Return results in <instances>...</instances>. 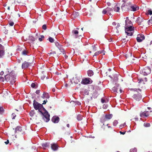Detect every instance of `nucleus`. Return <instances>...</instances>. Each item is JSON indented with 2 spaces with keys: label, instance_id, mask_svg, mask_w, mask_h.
I'll return each instance as SVG.
<instances>
[{
  "label": "nucleus",
  "instance_id": "20e7f679",
  "mask_svg": "<svg viewBox=\"0 0 152 152\" xmlns=\"http://www.w3.org/2000/svg\"><path fill=\"white\" fill-rule=\"evenodd\" d=\"M131 3L129 2L126 3H124L122 4L121 6V9L122 10L124 11L129 10L131 8Z\"/></svg>",
  "mask_w": 152,
  "mask_h": 152
},
{
  "label": "nucleus",
  "instance_id": "79ce46f5",
  "mask_svg": "<svg viewBox=\"0 0 152 152\" xmlns=\"http://www.w3.org/2000/svg\"><path fill=\"white\" fill-rule=\"evenodd\" d=\"M130 152H137V149L135 148L131 149L130 150Z\"/></svg>",
  "mask_w": 152,
  "mask_h": 152
},
{
  "label": "nucleus",
  "instance_id": "bf43d9fd",
  "mask_svg": "<svg viewBox=\"0 0 152 152\" xmlns=\"http://www.w3.org/2000/svg\"><path fill=\"white\" fill-rule=\"evenodd\" d=\"M47 102V100H44L43 101V103H42V104H45L46 103V102Z\"/></svg>",
  "mask_w": 152,
  "mask_h": 152
},
{
  "label": "nucleus",
  "instance_id": "72a5a7b5",
  "mask_svg": "<svg viewBox=\"0 0 152 152\" xmlns=\"http://www.w3.org/2000/svg\"><path fill=\"white\" fill-rule=\"evenodd\" d=\"M129 40L128 39H126L125 38H122L121 40V41L122 43H124L126 44L128 41Z\"/></svg>",
  "mask_w": 152,
  "mask_h": 152
},
{
  "label": "nucleus",
  "instance_id": "49530a36",
  "mask_svg": "<svg viewBox=\"0 0 152 152\" xmlns=\"http://www.w3.org/2000/svg\"><path fill=\"white\" fill-rule=\"evenodd\" d=\"M4 112V109L2 107H0V114H2Z\"/></svg>",
  "mask_w": 152,
  "mask_h": 152
},
{
  "label": "nucleus",
  "instance_id": "37998d69",
  "mask_svg": "<svg viewBox=\"0 0 152 152\" xmlns=\"http://www.w3.org/2000/svg\"><path fill=\"white\" fill-rule=\"evenodd\" d=\"M120 24L119 23H118L117 24V26L116 27V29L117 30V31H116V32L117 33H118L119 32V31L118 30V28H119V27H120Z\"/></svg>",
  "mask_w": 152,
  "mask_h": 152
},
{
  "label": "nucleus",
  "instance_id": "ddd939ff",
  "mask_svg": "<svg viewBox=\"0 0 152 152\" xmlns=\"http://www.w3.org/2000/svg\"><path fill=\"white\" fill-rule=\"evenodd\" d=\"M145 38V36L143 34H139L136 38L137 41L138 42H141Z\"/></svg>",
  "mask_w": 152,
  "mask_h": 152
},
{
  "label": "nucleus",
  "instance_id": "09e8293b",
  "mask_svg": "<svg viewBox=\"0 0 152 152\" xmlns=\"http://www.w3.org/2000/svg\"><path fill=\"white\" fill-rule=\"evenodd\" d=\"M147 13L148 15H152V11L151 10H149L148 11Z\"/></svg>",
  "mask_w": 152,
  "mask_h": 152
},
{
  "label": "nucleus",
  "instance_id": "c85d7f7f",
  "mask_svg": "<svg viewBox=\"0 0 152 152\" xmlns=\"http://www.w3.org/2000/svg\"><path fill=\"white\" fill-rule=\"evenodd\" d=\"M27 0H18V2L20 4H25V3L27 2Z\"/></svg>",
  "mask_w": 152,
  "mask_h": 152
},
{
  "label": "nucleus",
  "instance_id": "f03ea898",
  "mask_svg": "<svg viewBox=\"0 0 152 152\" xmlns=\"http://www.w3.org/2000/svg\"><path fill=\"white\" fill-rule=\"evenodd\" d=\"M131 90L134 92V94L132 97L134 100L136 101H139L142 99V96L141 94L138 91L141 92V90L140 88L132 89Z\"/></svg>",
  "mask_w": 152,
  "mask_h": 152
},
{
  "label": "nucleus",
  "instance_id": "393cba45",
  "mask_svg": "<svg viewBox=\"0 0 152 152\" xmlns=\"http://www.w3.org/2000/svg\"><path fill=\"white\" fill-rule=\"evenodd\" d=\"M79 15V14L78 12H74L72 14V17L73 18H76Z\"/></svg>",
  "mask_w": 152,
  "mask_h": 152
},
{
  "label": "nucleus",
  "instance_id": "5fc2aeb1",
  "mask_svg": "<svg viewBox=\"0 0 152 152\" xmlns=\"http://www.w3.org/2000/svg\"><path fill=\"white\" fill-rule=\"evenodd\" d=\"M44 36L43 35H42L41 36L40 38H39V40L40 41H42V39L44 38Z\"/></svg>",
  "mask_w": 152,
  "mask_h": 152
},
{
  "label": "nucleus",
  "instance_id": "5701e85b",
  "mask_svg": "<svg viewBox=\"0 0 152 152\" xmlns=\"http://www.w3.org/2000/svg\"><path fill=\"white\" fill-rule=\"evenodd\" d=\"M58 50L57 51V54H60L61 53H62L63 54H65V51L64 49L63 48V47L60 48L58 49Z\"/></svg>",
  "mask_w": 152,
  "mask_h": 152
},
{
  "label": "nucleus",
  "instance_id": "603ef678",
  "mask_svg": "<svg viewBox=\"0 0 152 152\" xmlns=\"http://www.w3.org/2000/svg\"><path fill=\"white\" fill-rule=\"evenodd\" d=\"M42 28L44 30H46L47 28L46 25L45 24L43 25L42 26Z\"/></svg>",
  "mask_w": 152,
  "mask_h": 152
},
{
  "label": "nucleus",
  "instance_id": "2f4dec72",
  "mask_svg": "<svg viewBox=\"0 0 152 152\" xmlns=\"http://www.w3.org/2000/svg\"><path fill=\"white\" fill-rule=\"evenodd\" d=\"M42 145L44 149H45V148L49 146V144L47 143H46L42 144Z\"/></svg>",
  "mask_w": 152,
  "mask_h": 152
},
{
  "label": "nucleus",
  "instance_id": "bb28decb",
  "mask_svg": "<svg viewBox=\"0 0 152 152\" xmlns=\"http://www.w3.org/2000/svg\"><path fill=\"white\" fill-rule=\"evenodd\" d=\"M120 10V7L118 6L117 4L116 5L114 8V10L117 12H118Z\"/></svg>",
  "mask_w": 152,
  "mask_h": 152
},
{
  "label": "nucleus",
  "instance_id": "0eeeda50",
  "mask_svg": "<svg viewBox=\"0 0 152 152\" xmlns=\"http://www.w3.org/2000/svg\"><path fill=\"white\" fill-rule=\"evenodd\" d=\"M80 77L77 76H76L75 77H73L72 79H70V81L72 84L74 83L77 84L80 82Z\"/></svg>",
  "mask_w": 152,
  "mask_h": 152
},
{
  "label": "nucleus",
  "instance_id": "69168bd1",
  "mask_svg": "<svg viewBox=\"0 0 152 152\" xmlns=\"http://www.w3.org/2000/svg\"><path fill=\"white\" fill-rule=\"evenodd\" d=\"M112 24L113 26H115L116 24V23L115 22H113L112 23Z\"/></svg>",
  "mask_w": 152,
  "mask_h": 152
},
{
  "label": "nucleus",
  "instance_id": "423d86ee",
  "mask_svg": "<svg viewBox=\"0 0 152 152\" xmlns=\"http://www.w3.org/2000/svg\"><path fill=\"white\" fill-rule=\"evenodd\" d=\"M73 36L75 38L78 37H81L83 35V32L79 33L78 30H73L72 31Z\"/></svg>",
  "mask_w": 152,
  "mask_h": 152
},
{
  "label": "nucleus",
  "instance_id": "6e6d98bb",
  "mask_svg": "<svg viewBox=\"0 0 152 152\" xmlns=\"http://www.w3.org/2000/svg\"><path fill=\"white\" fill-rule=\"evenodd\" d=\"M14 23L12 22H9V25L10 26H12L14 25Z\"/></svg>",
  "mask_w": 152,
  "mask_h": 152
},
{
  "label": "nucleus",
  "instance_id": "aec40b11",
  "mask_svg": "<svg viewBox=\"0 0 152 152\" xmlns=\"http://www.w3.org/2000/svg\"><path fill=\"white\" fill-rule=\"evenodd\" d=\"M51 120L54 123H58L59 121V118L58 116H53Z\"/></svg>",
  "mask_w": 152,
  "mask_h": 152
},
{
  "label": "nucleus",
  "instance_id": "c756f323",
  "mask_svg": "<svg viewBox=\"0 0 152 152\" xmlns=\"http://www.w3.org/2000/svg\"><path fill=\"white\" fill-rule=\"evenodd\" d=\"M21 127L20 126H17L15 129V132H21L22 131Z\"/></svg>",
  "mask_w": 152,
  "mask_h": 152
},
{
  "label": "nucleus",
  "instance_id": "b1692460",
  "mask_svg": "<svg viewBox=\"0 0 152 152\" xmlns=\"http://www.w3.org/2000/svg\"><path fill=\"white\" fill-rule=\"evenodd\" d=\"M49 97L50 96L49 94L46 92H44L42 96V98L43 99H44L45 98L48 99Z\"/></svg>",
  "mask_w": 152,
  "mask_h": 152
},
{
  "label": "nucleus",
  "instance_id": "39448f33",
  "mask_svg": "<svg viewBox=\"0 0 152 152\" xmlns=\"http://www.w3.org/2000/svg\"><path fill=\"white\" fill-rule=\"evenodd\" d=\"M113 9L109 7H107L105 9H104L102 11V13L103 14L105 15L107 14L109 15H112V13H113Z\"/></svg>",
  "mask_w": 152,
  "mask_h": 152
},
{
  "label": "nucleus",
  "instance_id": "052dcab7",
  "mask_svg": "<svg viewBox=\"0 0 152 152\" xmlns=\"http://www.w3.org/2000/svg\"><path fill=\"white\" fill-rule=\"evenodd\" d=\"M40 91L39 90H37L36 91V94H39V93H40Z\"/></svg>",
  "mask_w": 152,
  "mask_h": 152
},
{
  "label": "nucleus",
  "instance_id": "13d9d810",
  "mask_svg": "<svg viewBox=\"0 0 152 152\" xmlns=\"http://www.w3.org/2000/svg\"><path fill=\"white\" fill-rule=\"evenodd\" d=\"M80 41H78V42H77V44L76 43H75V42H74V43H73V45L74 46H75L77 44H78V45L79 44V43L80 42Z\"/></svg>",
  "mask_w": 152,
  "mask_h": 152
},
{
  "label": "nucleus",
  "instance_id": "6ab92c4d",
  "mask_svg": "<svg viewBox=\"0 0 152 152\" xmlns=\"http://www.w3.org/2000/svg\"><path fill=\"white\" fill-rule=\"evenodd\" d=\"M130 8L131 9V10L133 11H135L138 10L139 9V7L136 5H132L131 4Z\"/></svg>",
  "mask_w": 152,
  "mask_h": 152
},
{
  "label": "nucleus",
  "instance_id": "0e129e2a",
  "mask_svg": "<svg viewBox=\"0 0 152 152\" xmlns=\"http://www.w3.org/2000/svg\"><path fill=\"white\" fill-rule=\"evenodd\" d=\"M5 143L6 144H7L9 143V141L8 140H7L6 142H5Z\"/></svg>",
  "mask_w": 152,
  "mask_h": 152
},
{
  "label": "nucleus",
  "instance_id": "ea45409f",
  "mask_svg": "<svg viewBox=\"0 0 152 152\" xmlns=\"http://www.w3.org/2000/svg\"><path fill=\"white\" fill-rule=\"evenodd\" d=\"M144 126L146 127H149L150 126V124L149 123H144Z\"/></svg>",
  "mask_w": 152,
  "mask_h": 152
},
{
  "label": "nucleus",
  "instance_id": "8fccbe9b",
  "mask_svg": "<svg viewBox=\"0 0 152 152\" xmlns=\"http://www.w3.org/2000/svg\"><path fill=\"white\" fill-rule=\"evenodd\" d=\"M56 53L55 51H53L49 53V54H50L51 56H53L54 54H56Z\"/></svg>",
  "mask_w": 152,
  "mask_h": 152
},
{
  "label": "nucleus",
  "instance_id": "6e6552de",
  "mask_svg": "<svg viewBox=\"0 0 152 152\" xmlns=\"http://www.w3.org/2000/svg\"><path fill=\"white\" fill-rule=\"evenodd\" d=\"M151 69L149 67H146L143 68L142 71V74L144 75H147L150 73Z\"/></svg>",
  "mask_w": 152,
  "mask_h": 152
},
{
  "label": "nucleus",
  "instance_id": "58836bf2",
  "mask_svg": "<svg viewBox=\"0 0 152 152\" xmlns=\"http://www.w3.org/2000/svg\"><path fill=\"white\" fill-rule=\"evenodd\" d=\"M35 114L34 110H32L31 111L30 113V115L31 116H33Z\"/></svg>",
  "mask_w": 152,
  "mask_h": 152
},
{
  "label": "nucleus",
  "instance_id": "c9c22d12",
  "mask_svg": "<svg viewBox=\"0 0 152 152\" xmlns=\"http://www.w3.org/2000/svg\"><path fill=\"white\" fill-rule=\"evenodd\" d=\"M28 52L25 50H23L22 52V54L23 55H26L28 54Z\"/></svg>",
  "mask_w": 152,
  "mask_h": 152
},
{
  "label": "nucleus",
  "instance_id": "4d7b16f0",
  "mask_svg": "<svg viewBox=\"0 0 152 152\" xmlns=\"http://www.w3.org/2000/svg\"><path fill=\"white\" fill-rule=\"evenodd\" d=\"M36 86V84L34 83H32L31 85V87L33 88H34Z\"/></svg>",
  "mask_w": 152,
  "mask_h": 152
},
{
  "label": "nucleus",
  "instance_id": "c03bdc74",
  "mask_svg": "<svg viewBox=\"0 0 152 152\" xmlns=\"http://www.w3.org/2000/svg\"><path fill=\"white\" fill-rule=\"evenodd\" d=\"M148 24L150 25L152 24V18H151L148 21Z\"/></svg>",
  "mask_w": 152,
  "mask_h": 152
},
{
  "label": "nucleus",
  "instance_id": "4c0bfd02",
  "mask_svg": "<svg viewBox=\"0 0 152 152\" xmlns=\"http://www.w3.org/2000/svg\"><path fill=\"white\" fill-rule=\"evenodd\" d=\"M48 40L51 43H53L54 41V40L53 38L50 37H49L48 38Z\"/></svg>",
  "mask_w": 152,
  "mask_h": 152
},
{
  "label": "nucleus",
  "instance_id": "a878e982",
  "mask_svg": "<svg viewBox=\"0 0 152 152\" xmlns=\"http://www.w3.org/2000/svg\"><path fill=\"white\" fill-rule=\"evenodd\" d=\"M87 74L90 77L92 76L94 74L93 72L91 70H88L87 71Z\"/></svg>",
  "mask_w": 152,
  "mask_h": 152
},
{
  "label": "nucleus",
  "instance_id": "9b49d317",
  "mask_svg": "<svg viewBox=\"0 0 152 152\" xmlns=\"http://www.w3.org/2000/svg\"><path fill=\"white\" fill-rule=\"evenodd\" d=\"M125 28V32H127V31L131 32L132 31H133L134 30V28H133L131 26H128L126 22V23Z\"/></svg>",
  "mask_w": 152,
  "mask_h": 152
},
{
  "label": "nucleus",
  "instance_id": "1a4fd4ad",
  "mask_svg": "<svg viewBox=\"0 0 152 152\" xmlns=\"http://www.w3.org/2000/svg\"><path fill=\"white\" fill-rule=\"evenodd\" d=\"M152 112V111H145L144 112L141 111L140 113V117L145 118L148 117L150 115V113Z\"/></svg>",
  "mask_w": 152,
  "mask_h": 152
},
{
  "label": "nucleus",
  "instance_id": "9d476101",
  "mask_svg": "<svg viewBox=\"0 0 152 152\" xmlns=\"http://www.w3.org/2000/svg\"><path fill=\"white\" fill-rule=\"evenodd\" d=\"M136 22L139 25H142V26H144L145 24L144 19L142 17H138L136 20Z\"/></svg>",
  "mask_w": 152,
  "mask_h": 152
},
{
  "label": "nucleus",
  "instance_id": "473e14b6",
  "mask_svg": "<svg viewBox=\"0 0 152 152\" xmlns=\"http://www.w3.org/2000/svg\"><path fill=\"white\" fill-rule=\"evenodd\" d=\"M77 118L78 121H81L82 119V116L81 115H78L77 116Z\"/></svg>",
  "mask_w": 152,
  "mask_h": 152
},
{
  "label": "nucleus",
  "instance_id": "e2e57ef3",
  "mask_svg": "<svg viewBox=\"0 0 152 152\" xmlns=\"http://www.w3.org/2000/svg\"><path fill=\"white\" fill-rule=\"evenodd\" d=\"M105 101L104 99H101V102L102 103H104V102Z\"/></svg>",
  "mask_w": 152,
  "mask_h": 152
},
{
  "label": "nucleus",
  "instance_id": "a19ab883",
  "mask_svg": "<svg viewBox=\"0 0 152 152\" xmlns=\"http://www.w3.org/2000/svg\"><path fill=\"white\" fill-rule=\"evenodd\" d=\"M118 122L116 120H115L113 122V124L114 126H116L118 124Z\"/></svg>",
  "mask_w": 152,
  "mask_h": 152
},
{
  "label": "nucleus",
  "instance_id": "e433bc0d",
  "mask_svg": "<svg viewBox=\"0 0 152 152\" xmlns=\"http://www.w3.org/2000/svg\"><path fill=\"white\" fill-rule=\"evenodd\" d=\"M102 53V52L101 51H98L96 52L95 53L93 56H97L99 55V54L101 53Z\"/></svg>",
  "mask_w": 152,
  "mask_h": 152
},
{
  "label": "nucleus",
  "instance_id": "7ed1b4c3",
  "mask_svg": "<svg viewBox=\"0 0 152 152\" xmlns=\"http://www.w3.org/2000/svg\"><path fill=\"white\" fill-rule=\"evenodd\" d=\"M147 79L146 77H145L144 79L140 78L138 79V86L139 87L142 88H145V82H147Z\"/></svg>",
  "mask_w": 152,
  "mask_h": 152
},
{
  "label": "nucleus",
  "instance_id": "a18cd8bd",
  "mask_svg": "<svg viewBox=\"0 0 152 152\" xmlns=\"http://www.w3.org/2000/svg\"><path fill=\"white\" fill-rule=\"evenodd\" d=\"M89 9L90 12H93L95 11L94 8L92 7L91 6Z\"/></svg>",
  "mask_w": 152,
  "mask_h": 152
},
{
  "label": "nucleus",
  "instance_id": "4be33fe9",
  "mask_svg": "<svg viewBox=\"0 0 152 152\" xmlns=\"http://www.w3.org/2000/svg\"><path fill=\"white\" fill-rule=\"evenodd\" d=\"M51 149L54 151H56L58 149V146L56 143H53L51 144Z\"/></svg>",
  "mask_w": 152,
  "mask_h": 152
},
{
  "label": "nucleus",
  "instance_id": "f8f14e48",
  "mask_svg": "<svg viewBox=\"0 0 152 152\" xmlns=\"http://www.w3.org/2000/svg\"><path fill=\"white\" fill-rule=\"evenodd\" d=\"M13 72H11L10 73L8 74H7V75L4 76V78L5 79V80L6 82H10V81L11 78V76H12L13 74Z\"/></svg>",
  "mask_w": 152,
  "mask_h": 152
},
{
  "label": "nucleus",
  "instance_id": "2eb2a0df",
  "mask_svg": "<svg viewBox=\"0 0 152 152\" xmlns=\"http://www.w3.org/2000/svg\"><path fill=\"white\" fill-rule=\"evenodd\" d=\"M4 54V48L3 46L0 44V58H2Z\"/></svg>",
  "mask_w": 152,
  "mask_h": 152
},
{
  "label": "nucleus",
  "instance_id": "3c124183",
  "mask_svg": "<svg viewBox=\"0 0 152 152\" xmlns=\"http://www.w3.org/2000/svg\"><path fill=\"white\" fill-rule=\"evenodd\" d=\"M16 116V115L14 113H12L11 115V117L12 118V119H15V118Z\"/></svg>",
  "mask_w": 152,
  "mask_h": 152
},
{
  "label": "nucleus",
  "instance_id": "a211bd4d",
  "mask_svg": "<svg viewBox=\"0 0 152 152\" xmlns=\"http://www.w3.org/2000/svg\"><path fill=\"white\" fill-rule=\"evenodd\" d=\"M120 88L119 84H115V86L113 87L112 89L113 91L117 93L118 92V90Z\"/></svg>",
  "mask_w": 152,
  "mask_h": 152
},
{
  "label": "nucleus",
  "instance_id": "774afa93",
  "mask_svg": "<svg viewBox=\"0 0 152 152\" xmlns=\"http://www.w3.org/2000/svg\"><path fill=\"white\" fill-rule=\"evenodd\" d=\"M64 57H65V58H68V56L66 55L65 54H64Z\"/></svg>",
  "mask_w": 152,
  "mask_h": 152
},
{
  "label": "nucleus",
  "instance_id": "dca6fc26",
  "mask_svg": "<svg viewBox=\"0 0 152 152\" xmlns=\"http://www.w3.org/2000/svg\"><path fill=\"white\" fill-rule=\"evenodd\" d=\"M91 80L89 78H86L84 79H83L81 83L84 84H89Z\"/></svg>",
  "mask_w": 152,
  "mask_h": 152
},
{
  "label": "nucleus",
  "instance_id": "864d4df0",
  "mask_svg": "<svg viewBox=\"0 0 152 152\" xmlns=\"http://www.w3.org/2000/svg\"><path fill=\"white\" fill-rule=\"evenodd\" d=\"M108 124H107V126H108V128L110 129V130H111L112 131H114V130L113 129L112 127L110 126H108Z\"/></svg>",
  "mask_w": 152,
  "mask_h": 152
},
{
  "label": "nucleus",
  "instance_id": "f3484780",
  "mask_svg": "<svg viewBox=\"0 0 152 152\" xmlns=\"http://www.w3.org/2000/svg\"><path fill=\"white\" fill-rule=\"evenodd\" d=\"M31 63L28 62L26 61H24L22 64V69L27 68L29 66L31 65Z\"/></svg>",
  "mask_w": 152,
  "mask_h": 152
},
{
  "label": "nucleus",
  "instance_id": "cd10ccee",
  "mask_svg": "<svg viewBox=\"0 0 152 152\" xmlns=\"http://www.w3.org/2000/svg\"><path fill=\"white\" fill-rule=\"evenodd\" d=\"M55 44L56 46L57 47L58 49L60 48H62L63 47V45H62L59 43L58 42H55Z\"/></svg>",
  "mask_w": 152,
  "mask_h": 152
},
{
  "label": "nucleus",
  "instance_id": "412c9836",
  "mask_svg": "<svg viewBox=\"0 0 152 152\" xmlns=\"http://www.w3.org/2000/svg\"><path fill=\"white\" fill-rule=\"evenodd\" d=\"M15 77L16 76L15 75H13L12 76H11L10 81V83L11 84H13L15 82V80L16 79Z\"/></svg>",
  "mask_w": 152,
  "mask_h": 152
},
{
  "label": "nucleus",
  "instance_id": "338daca9",
  "mask_svg": "<svg viewBox=\"0 0 152 152\" xmlns=\"http://www.w3.org/2000/svg\"><path fill=\"white\" fill-rule=\"evenodd\" d=\"M4 74V72L3 71L1 72H0V75H3Z\"/></svg>",
  "mask_w": 152,
  "mask_h": 152
},
{
  "label": "nucleus",
  "instance_id": "7c9ffc66",
  "mask_svg": "<svg viewBox=\"0 0 152 152\" xmlns=\"http://www.w3.org/2000/svg\"><path fill=\"white\" fill-rule=\"evenodd\" d=\"M91 50L93 51H96V47L95 45H93L91 46Z\"/></svg>",
  "mask_w": 152,
  "mask_h": 152
},
{
  "label": "nucleus",
  "instance_id": "680f3d73",
  "mask_svg": "<svg viewBox=\"0 0 152 152\" xmlns=\"http://www.w3.org/2000/svg\"><path fill=\"white\" fill-rule=\"evenodd\" d=\"M126 132H122L121 131L120 132V133L121 134H125Z\"/></svg>",
  "mask_w": 152,
  "mask_h": 152
},
{
  "label": "nucleus",
  "instance_id": "f257e3e1",
  "mask_svg": "<svg viewBox=\"0 0 152 152\" xmlns=\"http://www.w3.org/2000/svg\"><path fill=\"white\" fill-rule=\"evenodd\" d=\"M33 105L34 109L36 110H38V111L42 115L43 118H45L46 122H47L50 120V115L47 110L43 107L42 104L39 103L35 100L33 101Z\"/></svg>",
  "mask_w": 152,
  "mask_h": 152
},
{
  "label": "nucleus",
  "instance_id": "f704fd0d",
  "mask_svg": "<svg viewBox=\"0 0 152 152\" xmlns=\"http://www.w3.org/2000/svg\"><path fill=\"white\" fill-rule=\"evenodd\" d=\"M125 33H126V35L128 36H131L133 35V33L132 32H129L127 31V32H125Z\"/></svg>",
  "mask_w": 152,
  "mask_h": 152
},
{
  "label": "nucleus",
  "instance_id": "de8ad7c7",
  "mask_svg": "<svg viewBox=\"0 0 152 152\" xmlns=\"http://www.w3.org/2000/svg\"><path fill=\"white\" fill-rule=\"evenodd\" d=\"M5 80V78H4L2 77H0V81L1 82H4Z\"/></svg>",
  "mask_w": 152,
  "mask_h": 152
},
{
  "label": "nucleus",
  "instance_id": "4468645a",
  "mask_svg": "<svg viewBox=\"0 0 152 152\" xmlns=\"http://www.w3.org/2000/svg\"><path fill=\"white\" fill-rule=\"evenodd\" d=\"M113 115L112 114H106L105 118L103 119L101 121L102 123H103L106 120H109L112 118Z\"/></svg>",
  "mask_w": 152,
  "mask_h": 152
}]
</instances>
